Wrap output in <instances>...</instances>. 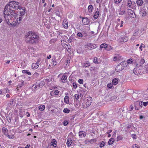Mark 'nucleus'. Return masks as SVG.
<instances>
[{
	"label": "nucleus",
	"instance_id": "1",
	"mask_svg": "<svg viewBox=\"0 0 148 148\" xmlns=\"http://www.w3.org/2000/svg\"><path fill=\"white\" fill-rule=\"evenodd\" d=\"M9 11L8 9L5 8L3 14L5 20L8 25L15 26L21 22L22 17L15 11L12 10Z\"/></svg>",
	"mask_w": 148,
	"mask_h": 148
},
{
	"label": "nucleus",
	"instance_id": "2",
	"mask_svg": "<svg viewBox=\"0 0 148 148\" xmlns=\"http://www.w3.org/2000/svg\"><path fill=\"white\" fill-rule=\"evenodd\" d=\"M25 41L26 42L29 44L36 43L38 40L39 36L35 33L29 31L25 35Z\"/></svg>",
	"mask_w": 148,
	"mask_h": 148
},
{
	"label": "nucleus",
	"instance_id": "3",
	"mask_svg": "<svg viewBox=\"0 0 148 148\" xmlns=\"http://www.w3.org/2000/svg\"><path fill=\"white\" fill-rule=\"evenodd\" d=\"M19 3L14 1L10 2L9 4L10 9H12L16 10L21 8V7L19 5Z\"/></svg>",
	"mask_w": 148,
	"mask_h": 148
},
{
	"label": "nucleus",
	"instance_id": "4",
	"mask_svg": "<svg viewBox=\"0 0 148 148\" xmlns=\"http://www.w3.org/2000/svg\"><path fill=\"white\" fill-rule=\"evenodd\" d=\"M92 98L91 97H88L84 99L82 103V105L84 108H86L91 105L92 102Z\"/></svg>",
	"mask_w": 148,
	"mask_h": 148
},
{
	"label": "nucleus",
	"instance_id": "5",
	"mask_svg": "<svg viewBox=\"0 0 148 148\" xmlns=\"http://www.w3.org/2000/svg\"><path fill=\"white\" fill-rule=\"evenodd\" d=\"M123 59L122 56L119 54H116L115 55L113 59V60L114 61H116L121 60Z\"/></svg>",
	"mask_w": 148,
	"mask_h": 148
},
{
	"label": "nucleus",
	"instance_id": "6",
	"mask_svg": "<svg viewBox=\"0 0 148 148\" xmlns=\"http://www.w3.org/2000/svg\"><path fill=\"white\" fill-rule=\"evenodd\" d=\"M139 14L141 16H145L147 14L146 9L143 8L141 9L140 10Z\"/></svg>",
	"mask_w": 148,
	"mask_h": 148
},
{
	"label": "nucleus",
	"instance_id": "7",
	"mask_svg": "<svg viewBox=\"0 0 148 148\" xmlns=\"http://www.w3.org/2000/svg\"><path fill=\"white\" fill-rule=\"evenodd\" d=\"M88 48L90 49H92L96 48L97 46L96 44H93L91 43L88 44L87 45Z\"/></svg>",
	"mask_w": 148,
	"mask_h": 148
},
{
	"label": "nucleus",
	"instance_id": "8",
	"mask_svg": "<svg viewBox=\"0 0 148 148\" xmlns=\"http://www.w3.org/2000/svg\"><path fill=\"white\" fill-rule=\"evenodd\" d=\"M128 40V38L127 36L121 37L120 38V42L122 43V42H127Z\"/></svg>",
	"mask_w": 148,
	"mask_h": 148
},
{
	"label": "nucleus",
	"instance_id": "9",
	"mask_svg": "<svg viewBox=\"0 0 148 148\" xmlns=\"http://www.w3.org/2000/svg\"><path fill=\"white\" fill-rule=\"evenodd\" d=\"M126 5L127 6L130 8H133L132 2L130 0H127Z\"/></svg>",
	"mask_w": 148,
	"mask_h": 148
},
{
	"label": "nucleus",
	"instance_id": "10",
	"mask_svg": "<svg viewBox=\"0 0 148 148\" xmlns=\"http://www.w3.org/2000/svg\"><path fill=\"white\" fill-rule=\"evenodd\" d=\"M82 23L85 25H88L89 23V21L87 18H83L82 20Z\"/></svg>",
	"mask_w": 148,
	"mask_h": 148
},
{
	"label": "nucleus",
	"instance_id": "11",
	"mask_svg": "<svg viewBox=\"0 0 148 148\" xmlns=\"http://www.w3.org/2000/svg\"><path fill=\"white\" fill-rule=\"evenodd\" d=\"M64 48H66L68 51H71V47L69 44H64L63 45Z\"/></svg>",
	"mask_w": 148,
	"mask_h": 148
},
{
	"label": "nucleus",
	"instance_id": "12",
	"mask_svg": "<svg viewBox=\"0 0 148 148\" xmlns=\"http://www.w3.org/2000/svg\"><path fill=\"white\" fill-rule=\"evenodd\" d=\"M67 77V76L63 75L62 76L61 79V81L62 83H65L66 82Z\"/></svg>",
	"mask_w": 148,
	"mask_h": 148
},
{
	"label": "nucleus",
	"instance_id": "13",
	"mask_svg": "<svg viewBox=\"0 0 148 148\" xmlns=\"http://www.w3.org/2000/svg\"><path fill=\"white\" fill-rule=\"evenodd\" d=\"M39 67V65L36 63H33L32 65V68L33 69H36Z\"/></svg>",
	"mask_w": 148,
	"mask_h": 148
},
{
	"label": "nucleus",
	"instance_id": "14",
	"mask_svg": "<svg viewBox=\"0 0 148 148\" xmlns=\"http://www.w3.org/2000/svg\"><path fill=\"white\" fill-rule=\"evenodd\" d=\"M123 69L122 66L119 64L115 68V70L116 72H119Z\"/></svg>",
	"mask_w": 148,
	"mask_h": 148
},
{
	"label": "nucleus",
	"instance_id": "15",
	"mask_svg": "<svg viewBox=\"0 0 148 148\" xmlns=\"http://www.w3.org/2000/svg\"><path fill=\"white\" fill-rule=\"evenodd\" d=\"M86 135V133L83 131H80L79 132V136H80L81 138L85 136Z\"/></svg>",
	"mask_w": 148,
	"mask_h": 148
},
{
	"label": "nucleus",
	"instance_id": "16",
	"mask_svg": "<svg viewBox=\"0 0 148 148\" xmlns=\"http://www.w3.org/2000/svg\"><path fill=\"white\" fill-rule=\"evenodd\" d=\"M119 64L120 65H121V66H122V67L123 68V69L127 65L128 63H127V62L126 61H124L121 62Z\"/></svg>",
	"mask_w": 148,
	"mask_h": 148
},
{
	"label": "nucleus",
	"instance_id": "17",
	"mask_svg": "<svg viewBox=\"0 0 148 148\" xmlns=\"http://www.w3.org/2000/svg\"><path fill=\"white\" fill-rule=\"evenodd\" d=\"M51 145H52L54 147H57V141L54 139H53L51 142Z\"/></svg>",
	"mask_w": 148,
	"mask_h": 148
},
{
	"label": "nucleus",
	"instance_id": "18",
	"mask_svg": "<svg viewBox=\"0 0 148 148\" xmlns=\"http://www.w3.org/2000/svg\"><path fill=\"white\" fill-rule=\"evenodd\" d=\"M119 82V79H118L114 78L112 80V83L113 85H116Z\"/></svg>",
	"mask_w": 148,
	"mask_h": 148
},
{
	"label": "nucleus",
	"instance_id": "19",
	"mask_svg": "<svg viewBox=\"0 0 148 148\" xmlns=\"http://www.w3.org/2000/svg\"><path fill=\"white\" fill-rule=\"evenodd\" d=\"M68 23L67 21L64 20L63 22V26L65 28L67 29L68 28Z\"/></svg>",
	"mask_w": 148,
	"mask_h": 148
},
{
	"label": "nucleus",
	"instance_id": "20",
	"mask_svg": "<svg viewBox=\"0 0 148 148\" xmlns=\"http://www.w3.org/2000/svg\"><path fill=\"white\" fill-rule=\"evenodd\" d=\"M3 133L5 135H6L8 134V131L7 128L5 127H3L2 128Z\"/></svg>",
	"mask_w": 148,
	"mask_h": 148
},
{
	"label": "nucleus",
	"instance_id": "21",
	"mask_svg": "<svg viewBox=\"0 0 148 148\" xmlns=\"http://www.w3.org/2000/svg\"><path fill=\"white\" fill-rule=\"evenodd\" d=\"M72 140L71 138H68L67 139V141L66 142V144L68 147H69L71 145L72 142Z\"/></svg>",
	"mask_w": 148,
	"mask_h": 148
},
{
	"label": "nucleus",
	"instance_id": "22",
	"mask_svg": "<svg viewBox=\"0 0 148 148\" xmlns=\"http://www.w3.org/2000/svg\"><path fill=\"white\" fill-rule=\"evenodd\" d=\"M99 15V12L98 11H97L93 15V17L95 19H97Z\"/></svg>",
	"mask_w": 148,
	"mask_h": 148
},
{
	"label": "nucleus",
	"instance_id": "23",
	"mask_svg": "<svg viewBox=\"0 0 148 148\" xmlns=\"http://www.w3.org/2000/svg\"><path fill=\"white\" fill-rule=\"evenodd\" d=\"M64 103L66 104H69V96L67 95L65 96L64 99Z\"/></svg>",
	"mask_w": 148,
	"mask_h": 148
},
{
	"label": "nucleus",
	"instance_id": "24",
	"mask_svg": "<svg viewBox=\"0 0 148 148\" xmlns=\"http://www.w3.org/2000/svg\"><path fill=\"white\" fill-rule=\"evenodd\" d=\"M136 3L138 5L141 6L143 4V1L142 0H137L136 1Z\"/></svg>",
	"mask_w": 148,
	"mask_h": 148
},
{
	"label": "nucleus",
	"instance_id": "25",
	"mask_svg": "<svg viewBox=\"0 0 148 148\" xmlns=\"http://www.w3.org/2000/svg\"><path fill=\"white\" fill-rule=\"evenodd\" d=\"M93 7L91 5H90L88 7V10L89 12H92V11Z\"/></svg>",
	"mask_w": 148,
	"mask_h": 148
},
{
	"label": "nucleus",
	"instance_id": "26",
	"mask_svg": "<svg viewBox=\"0 0 148 148\" xmlns=\"http://www.w3.org/2000/svg\"><path fill=\"white\" fill-rule=\"evenodd\" d=\"M90 66V63L88 61L85 62L83 66L85 68L88 67Z\"/></svg>",
	"mask_w": 148,
	"mask_h": 148
},
{
	"label": "nucleus",
	"instance_id": "27",
	"mask_svg": "<svg viewBox=\"0 0 148 148\" xmlns=\"http://www.w3.org/2000/svg\"><path fill=\"white\" fill-rule=\"evenodd\" d=\"M82 95L80 94V95H79L77 94H75V100H77L79 99V97L82 98Z\"/></svg>",
	"mask_w": 148,
	"mask_h": 148
},
{
	"label": "nucleus",
	"instance_id": "28",
	"mask_svg": "<svg viewBox=\"0 0 148 148\" xmlns=\"http://www.w3.org/2000/svg\"><path fill=\"white\" fill-rule=\"evenodd\" d=\"M100 47L101 49H106L108 47V45L106 43H102L100 45Z\"/></svg>",
	"mask_w": 148,
	"mask_h": 148
},
{
	"label": "nucleus",
	"instance_id": "29",
	"mask_svg": "<svg viewBox=\"0 0 148 148\" xmlns=\"http://www.w3.org/2000/svg\"><path fill=\"white\" fill-rule=\"evenodd\" d=\"M40 111L44 110L45 108V106L44 105H40L38 107Z\"/></svg>",
	"mask_w": 148,
	"mask_h": 148
},
{
	"label": "nucleus",
	"instance_id": "30",
	"mask_svg": "<svg viewBox=\"0 0 148 148\" xmlns=\"http://www.w3.org/2000/svg\"><path fill=\"white\" fill-rule=\"evenodd\" d=\"M114 138H111L108 141V143L109 145H112L113 144L114 142Z\"/></svg>",
	"mask_w": 148,
	"mask_h": 148
},
{
	"label": "nucleus",
	"instance_id": "31",
	"mask_svg": "<svg viewBox=\"0 0 148 148\" xmlns=\"http://www.w3.org/2000/svg\"><path fill=\"white\" fill-rule=\"evenodd\" d=\"M136 104L139 106V107L140 108L143 106V102L142 101H137L136 102Z\"/></svg>",
	"mask_w": 148,
	"mask_h": 148
},
{
	"label": "nucleus",
	"instance_id": "32",
	"mask_svg": "<svg viewBox=\"0 0 148 148\" xmlns=\"http://www.w3.org/2000/svg\"><path fill=\"white\" fill-rule=\"evenodd\" d=\"M99 147L102 148L105 145V143L103 141H102L99 143Z\"/></svg>",
	"mask_w": 148,
	"mask_h": 148
},
{
	"label": "nucleus",
	"instance_id": "33",
	"mask_svg": "<svg viewBox=\"0 0 148 148\" xmlns=\"http://www.w3.org/2000/svg\"><path fill=\"white\" fill-rule=\"evenodd\" d=\"M97 141V140L95 138H93L91 139V140H89L88 142L89 143H90L92 144L96 142Z\"/></svg>",
	"mask_w": 148,
	"mask_h": 148
},
{
	"label": "nucleus",
	"instance_id": "34",
	"mask_svg": "<svg viewBox=\"0 0 148 148\" xmlns=\"http://www.w3.org/2000/svg\"><path fill=\"white\" fill-rule=\"evenodd\" d=\"M20 82H21V84H20L18 85L17 86L20 88H21L24 85V81L22 80H21L20 81Z\"/></svg>",
	"mask_w": 148,
	"mask_h": 148
},
{
	"label": "nucleus",
	"instance_id": "35",
	"mask_svg": "<svg viewBox=\"0 0 148 148\" xmlns=\"http://www.w3.org/2000/svg\"><path fill=\"white\" fill-rule=\"evenodd\" d=\"M123 139V137L121 135H119L117 136L116 138V141H118L119 140H122Z\"/></svg>",
	"mask_w": 148,
	"mask_h": 148
},
{
	"label": "nucleus",
	"instance_id": "36",
	"mask_svg": "<svg viewBox=\"0 0 148 148\" xmlns=\"http://www.w3.org/2000/svg\"><path fill=\"white\" fill-rule=\"evenodd\" d=\"M145 60L143 58H142L140 60V65L141 66L142 65H143L144 63L145 62Z\"/></svg>",
	"mask_w": 148,
	"mask_h": 148
},
{
	"label": "nucleus",
	"instance_id": "37",
	"mask_svg": "<svg viewBox=\"0 0 148 148\" xmlns=\"http://www.w3.org/2000/svg\"><path fill=\"white\" fill-rule=\"evenodd\" d=\"M123 21H121L120 22L118 23L116 26H119L120 25V27H121L123 26Z\"/></svg>",
	"mask_w": 148,
	"mask_h": 148
},
{
	"label": "nucleus",
	"instance_id": "38",
	"mask_svg": "<svg viewBox=\"0 0 148 148\" xmlns=\"http://www.w3.org/2000/svg\"><path fill=\"white\" fill-rule=\"evenodd\" d=\"M98 58L97 57H94L93 60V62L95 64H98L99 63L98 62Z\"/></svg>",
	"mask_w": 148,
	"mask_h": 148
},
{
	"label": "nucleus",
	"instance_id": "39",
	"mask_svg": "<svg viewBox=\"0 0 148 148\" xmlns=\"http://www.w3.org/2000/svg\"><path fill=\"white\" fill-rule=\"evenodd\" d=\"M70 110L68 109L67 108H64L63 110V112L65 113H68L70 112Z\"/></svg>",
	"mask_w": 148,
	"mask_h": 148
},
{
	"label": "nucleus",
	"instance_id": "40",
	"mask_svg": "<svg viewBox=\"0 0 148 148\" xmlns=\"http://www.w3.org/2000/svg\"><path fill=\"white\" fill-rule=\"evenodd\" d=\"M122 0H114V3L116 4H118L120 3Z\"/></svg>",
	"mask_w": 148,
	"mask_h": 148
},
{
	"label": "nucleus",
	"instance_id": "41",
	"mask_svg": "<svg viewBox=\"0 0 148 148\" xmlns=\"http://www.w3.org/2000/svg\"><path fill=\"white\" fill-rule=\"evenodd\" d=\"M138 71V69H136V70H134V73L136 75H139V74H140V73H139L138 72H137Z\"/></svg>",
	"mask_w": 148,
	"mask_h": 148
},
{
	"label": "nucleus",
	"instance_id": "42",
	"mask_svg": "<svg viewBox=\"0 0 148 148\" xmlns=\"http://www.w3.org/2000/svg\"><path fill=\"white\" fill-rule=\"evenodd\" d=\"M143 98L145 100H147L148 99V95L144 94L143 95Z\"/></svg>",
	"mask_w": 148,
	"mask_h": 148
},
{
	"label": "nucleus",
	"instance_id": "43",
	"mask_svg": "<svg viewBox=\"0 0 148 148\" xmlns=\"http://www.w3.org/2000/svg\"><path fill=\"white\" fill-rule=\"evenodd\" d=\"M112 84L111 83L108 84H107V87L109 89H111L113 87Z\"/></svg>",
	"mask_w": 148,
	"mask_h": 148
},
{
	"label": "nucleus",
	"instance_id": "44",
	"mask_svg": "<svg viewBox=\"0 0 148 148\" xmlns=\"http://www.w3.org/2000/svg\"><path fill=\"white\" fill-rule=\"evenodd\" d=\"M132 148H140V147L136 144L133 145L132 146Z\"/></svg>",
	"mask_w": 148,
	"mask_h": 148
},
{
	"label": "nucleus",
	"instance_id": "45",
	"mask_svg": "<svg viewBox=\"0 0 148 148\" xmlns=\"http://www.w3.org/2000/svg\"><path fill=\"white\" fill-rule=\"evenodd\" d=\"M78 83L80 84H82L84 82V80L83 79H80L78 80Z\"/></svg>",
	"mask_w": 148,
	"mask_h": 148
},
{
	"label": "nucleus",
	"instance_id": "46",
	"mask_svg": "<svg viewBox=\"0 0 148 148\" xmlns=\"http://www.w3.org/2000/svg\"><path fill=\"white\" fill-rule=\"evenodd\" d=\"M77 36L79 38H82L83 37V35L81 32H78L77 33Z\"/></svg>",
	"mask_w": 148,
	"mask_h": 148
},
{
	"label": "nucleus",
	"instance_id": "47",
	"mask_svg": "<svg viewBox=\"0 0 148 148\" xmlns=\"http://www.w3.org/2000/svg\"><path fill=\"white\" fill-rule=\"evenodd\" d=\"M69 123V122L67 120H65L63 122V125L64 126H66Z\"/></svg>",
	"mask_w": 148,
	"mask_h": 148
},
{
	"label": "nucleus",
	"instance_id": "48",
	"mask_svg": "<svg viewBox=\"0 0 148 148\" xmlns=\"http://www.w3.org/2000/svg\"><path fill=\"white\" fill-rule=\"evenodd\" d=\"M59 91L57 90H56L55 91L54 94L55 95H59Z\"/></svg>",
	"mask_w": 148,
	"mask_h": 148
},
{
	"label": "nucleus",
	"instance_id": "49",
	"mask_svg": "<svg viewBox=\"0 0 148 148\" xmlns=\"http://www.w3.org/2000/svg\"><path fill=\"white\" fill-rule=\"evenodd\" d=\"M132 62V60L131 59H129L127 60V63H128V64H131Z\"/></svg>",
	"mask_w": 148,
	"mask_h": 148
},
{
	"label": "nucleus",
	"instance_id": "50",
	"mask_svg": "<svg viewBox=\"0 0 148 148\" xmlns=\"http://www.w3.org/2000/svg\"><path fill=\"white\" fill-rule=\"evenodd\" d=\"M73 86L74 88H76L77 87V84L76 83H73Z\"/></svg>",
	"mask_w": 148,
	"mask_h": 148
},
{
	"label": "nucleus",
	"instance_id": "51",
	"mask_svg": "<svg viewBox=\"0 0 148 148\" xmlns=\"http://www.w3.org/2000/svg\"><path fill=\"white\" fill-rule=\"evenodd\" d=\"M52 61L53 62V64L54 65H56L57 64V62L56 61V60H55V59L53 60V59H52Z\"/></svg>",
	"mask_w": 148,
	"mask_h": 148
},
{
	"label": "nucleus",
	"instance_id": "52",
	"mask_svg": "<svg viewBox=\"0 0 148 148\" xmlns=\"http://www.w3.org/2000/svg\"><path fill=\"white\" fill-rule=\"evenodd\" d=\"M143 103L144 106H146L148 105V101H147L146 102H143Z\"/></svg>",
	"mask_w": 148,
	"mask_h": 148
},
{
	"label": "nucleus",
	"instance_id": "53",
	"mask_svg": "<svg viewBox=\"0 0 148 148\" xmlns=\"http://www.w3.org/2000/svg\"><path fill=\"white\" fill-rule=\"evenodd\" d=\"M134 108V107L132 105H131L130 106V110H129L130 111H132Z\"/></svg>",
	"mask_w": 148,
	"mask_h": 148
},
{
	"label": "nucleus",
	"instance_id": "54",
	"mask_svg": "<svg viewBox=\"0 0 148 148\" xmlns=\"http://www.w3.org/2000/svg\"><path fill=\"white\" fill-rule=\"evenodd\" d=\"M25 10L24 9H23V11L20 12V14L22 16L23 15H24V14H25Z\"/></svg>",
	"mask_w": 148,
	"mask_h": 148
},
{
	"label": "nucleus",
	"instance_id": "55",
	"mask_svg": "<svg viewBox=\"0 0 148 148\" xmlns=\"http://www.w3.org/2000/svg\"><path fill=\"white\" fill-rule=\"evenodd\" d=\"M145 68L146 69V71L147 73H148V64L145 66Z\"/></svg>",
	"mask_w": 148,
	"mask_h": 148
},
{
	"label": "nucleus",
	"instance_id": "56",
	"mask_svg": "<svg viewBox=\"0 0 148 148\" xmlns=\"http://www.w3.org/2000/svg\"><path fill=\"white\" fill-rule=\"evenodd\" d=\"M113 49L112 47L111 46H110L107 49L108 51H110L111 50H112Z\"/></svg>",
	"mask_w": 148,
	"mask_h": 148
},
{
	"label": "nucleus",
	"instance_id": "57",
	"mask_svg": "<svg viewBox=\"0 0 148 148\" xmlns=\"http://www.w3.org/2000/svg\"><path fill=\"white\" fill-rule=\"evenodd\" d=\"M136 105H137V104H136L135 106V109L136 110H138L139 108H140V107H138V106H136Z\"/></svg>",
	"mask_w": 148,
	"mask_h": 148
},
{
	"label": "nucleus",
	"instance_id": "58",
	"mask_svg": "<svg viewBox=\"0 0 148 148\" xmlns=\"http://www.w3.org/2000/svg\"><path fill=\"white\" fill-rule=\"evenodd\" d=\"M45 82L47 83L49 82V80L48 78H46L45 79Z\"/></svg>",
	"mask_w": 148,
	"mask_h": 148
},
{
	"label": "nucleus",
	"instance_id": "59",
	"mask_svg": "<svg viewBox=\"0 0 148 148\" xmlns=\"http://www.w3.org/2000/svg\"><path fill=\"white\" fill-rule=\"evenodd\" d=\"M41 60V59L40 58H39L37 60V61L36 63L38 64L40 62Z\"/></svg>",
	"mask_w": 148,
	"mask_h": 148
},
{
	"label": "nucleus",
	"instance_id": "60",
	"mask_svg": "<svg viewBox=\"0 0 148 148\" xmlns=\"http://www.w3.org/2000/svg\"><path fill=\"white\" fill-rule=\"evenodd\" d=\"M27 71V70H23L22 71V73H26Z\"/></svg>",
	"mask_w": 148,
	"mask_h": 148
},
{
	"label": "nucleus",
	"instance_id": "61",
	"mask_svg": "<svg viewBox=\"0 0 148 148\" xmlns=\"http://www.w3.org/2000/svg\"><path fill=\"white\" fill-rule=\"evenodd\" d=\"M8 137L9 138H14V136H12L11 137L10 136L8 135Z\"/></svg>",
	"mask_w": 148,
	"mask_h": 148
},
{
	"label": "nucleus",
	"instance_id": "62",
	"mask_svg": "<svg viewBox=\"0 0 148 148\" xmlns=\"http://www.w3.org/2000/svg\"><path fill=\"white\" fill-rule=\"evenodd\" d=\"M26 74H27L28 75H32V73L31 72L28 71H27L26 73Z\"/></svg>",
	"mask_w": 148,
	"mask_h": 148
},
{
	"label": "nucleus",
	"instance_id": "63",
	"mask_svg": "<svg viewBox=\"0 0 148 148\" xmlns=\"http://www.w3.org/2000/svg\"><path fill=\"white\" fill-rule=\"evenodd\" d=\"M19 88H20L17 86V88H16V91L17 92H19Z\"/></svg>",
	"mask_w": 148,
	"mask_h": 148
},
{
	"label": "nucleus",
	"instance_id": "64",
	"mask_svg": "<svg viewBox=\"0 0 148 148\" xmlns=\"http://www.w3.org/2000/svg\"><path fill=\"white\" fill-rule=\"evenodd\" d=\"M30 145H27L25 147V148H29L30 147Z\"/></svg>",
	"mask_w": 148,
	"mask_h": 148
}]
</instances>
